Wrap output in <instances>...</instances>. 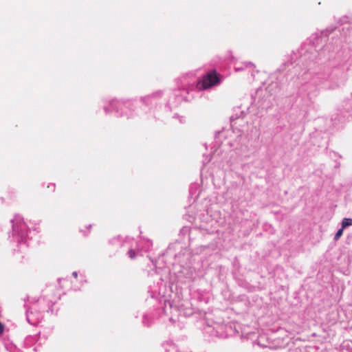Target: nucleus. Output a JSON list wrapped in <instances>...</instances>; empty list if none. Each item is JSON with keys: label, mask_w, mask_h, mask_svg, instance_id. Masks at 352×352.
<instances>
[{"label": "nucleus", "mask_w": 352, "mask_h": 352, "mask_svg": "<svg viewBox=\"0 0 352 352\" xmlns=\"http://www.w3.org/2000/svg\"><path fill=\"white\" fill-rule=\"evenodd\" d=\"M352 226V219L351 218H344L342 221V229L346 228L348 226Z\"/></svg>", "instance_id": "obj_3"}, {"label": "nucleus", "mask_w": 352, "mask_h": 352, "mask_svg": "<svg viewBox=\"0 0 352 352\" xmlns=\"http://www.w3.org/2000/svg\"><path fill=\"white\" fill-rule=\"evenodd\" d=\"M111 108L113 109H115L117 111H119L118 108H120L121 110H123L124 109H128L129 106V103H124V102H122L113 100L111 102Z\"/></svg>", "instance_id": "obj_2"}, {"label": "nucleus", "mask_w": 352, "mask_h": 352, "mask_svg": "<svg viewBox=\"0 0 352 352\" xmlns=\"http://www.w3.org/2000/svg\"><path fill=\"white\" fill-rule=\"evenodd\" d=\"M72 276H73L74 278H76V277H77V276H78V273H77L76 272H74L72 273Z\"/></svg>", "instance_id": "obj_9"}, {"label": "nucleus", "mask_w": 352, "mask_h": 352, "mask_svg": "<svg viewBox=\"0 0 352 352\" xmlns=\"http://www.w3.org/2000/svg\"><path fill=\"white\" fill-rule=\"evenodd\" d=\"M128 254H129V256L131 258H134L135 256V251L132 249L129 250V252H128Z\"/></svg>", "instance_id": "obj_5"}, {"label": "nucleus", "mask_w": 352, "mask_h": 352, "mask_svg": "<svg viewBox=\"0 0 352 352\" xmlns=\"http://www.w3.org/2000/svg\"><path fill=\"white\" fill-rule=\"evenodd\" d=\"M228 144H229L231 147L234 146V144H233V143H228Z\"/></svg>", "instance_id": "obj_11"}, {"label": "nucleus", "mask_w": 352, "mask_h": 352, "mask_svg": "<svg viewBox=\"0 0 352 352\" xmlns=\"http://www.w3.org/2000/svg\"><path fill=\"white\" fill-rule=\"evenodd\" d=\"M245 67H254V65L252 63H245Z\"/></svg>", "instance_id": "obj_7"}, {"label": "nucleus", "mask_w": 352, "mask_h": 352, "mask_svg": "<svg viewBox=\"0 0 352 352\" xmlns=\"http://www.w3.org/2000/svg\"><path fill=\"white\" fill-rule=\"evenodd\" d=\"M243 69V67H235V71H236V72L241 71V70H242Z\"/></svg>", "instance_id": "obj_10"}, {"label": "nucleus", "mask_w": 352, "mask_h": 352, "mask_svg": "<svg viewBox=\"0 0 352 352\" xmlns=\"http://www.w3.org/2000/svg\"><path fill=\"white\" fill-rule=\"evenodd\" d=\"M4 331V326L0 322V335Z\"/></svg>", "instance_id": "obj_6"}, {"label": "nucleus", "mask_w": 352, "mask_h": 352, "mask_svg": "<svg viewBox=\"0 0 352 352\" xmlns=\"http://www.w3.org/2000/svg\"><path fill=\"white\" fill-rule=\"evenodd\" d=\"M104 110H105L106 111H108L107 107H104Z\"/></svg>", "instance_id": "obj_12"}, {"label": "nucleus", "mask_w": 352, "mask_h": 352, "mask_svg": "<svg viewBox=\"0 0 352 352\" xmlns=\"http://www.w3.org/2000/svg\"><path fill=\"white\" fill-rule=\"evenodd\" d=\"M156 94H152L151 96H149L145 97V98H143V100H146V99H149L150 98H153V97H154Z\"/></svg>", "instance_id": "obj_8"}, {"label": "nucleus", "mask_w": 352, "mask_h": 352, "mask_svg": "<svg viewBox=\"0 0 352 352\" xmlns=\"http://www.w3.org/2000/svg\"><path fill=\"white\" fill-rule=\"evenodd\" d=\"M343 230H344V229H342V228L341 227V228H340L337 231V232L336 233L335 236H334V239L336 241L338 240L341 237V236L342 235V233H343Z\"/></svg>", "instance_id": "obj_4"}, {"label": "nucleus", "mask_w": 352, "mask_h": 352, "mask_svg": "<svg viewBox=\"0 0 352 352\" xmlns=\"http://www.w3.org/2000/svg\"><path fill=\"white\" fill-rule=\"evenodd\" d=\"M221 82L219 76L215 71H212L206 74L201 80L198 82L197 87L198 89H207L218 85Z\"/></svg>", "instance_id": "obj_1"}]
</instances>
